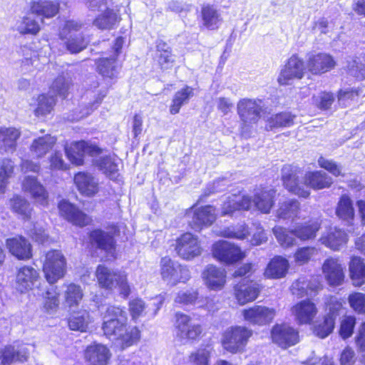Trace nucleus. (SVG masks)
Here are the masks:
<instances>
[{
  "mask_svg": "<svg viewBox=\"0 0 365 365\" xmlns=\"http://www.w3.org/2000/svg\"><path fill=\"white\" fill-rule=\"evenodd\" d=\"M252 207L251 198L248 195H232L226 198L221 207V215L222 216H231L237 210H248Z\"/></svg>",
  "mask_w": 365,
  "mask_h": 365,
  "instance_id": "obj_30",
  "label": "nucleus"
},
{
  "mask_svg": "<svg viewBox=\"0 0 365 365\" xmlns=\"http://www.w3.org/2000/svg\"><path fill=\"white\" fill-rule=\"evenodd\" d=\"M160 274L163 281L171 286H175L179 282L185 283L190 278V273L187 267L166 257L160 260Z\"/></svg>",
  "mask_w": 365,
  "mask_h": 365,
  "instance_id": "obj_7",
  "label": "nucleus"
},
{
  "mask_svg": "<svg viewBox=\"0 0 365 365\" xmlns=\"http://www.w3.org/2000/svg\"><path fill=\"white\" fill-rule=\"evenodd\" d=\"M242 314L247 323L263 326L272 322L276 315V311L273 308L255 305L243 309Z\"/></svg>",
  "mask_w": 365,
  "mask_h": 365,
  "instance_id": "obj_14",
  "label": "nucleus"
},
{
  "mask_svg": "<svg viewBox=\"0 0 365 365\" xmlns=\"http://www.w3.org/2000/svg\"><path fill=\"white\" fill-rule=\"evenodd\" d=\"M155 58L159 66L163 71L171 69L175 63V58L170 46L162 40L156 41Z\"/></svg>",
  "mask_w": 365,
  "mask_h": 365,
  "instance_id": "obj_35",
  "label": "nucleus"
},
{
  "mask_svg": "<svg viewBox=\"0 0 365 365\" xmlns=\"http://www.w3.org/2000/svg\"><path fill=\"white\" fill-rule=\"evenodd\" d=\"M11 210L20 215L24 220H29L31 217L33 209L30 203L24 197L15 195L9 200Z\"/></svg>",
  "mask_w": 365,
  "mask_h": 365,
  "instance_id": "obj_46",
  "label": "nucleus"
},
{
  "mask_svg": "<svg viewBox=\"0 0 365 365\" xmlns=\"http://www.w3.org/2000/svg\"><path fill=\"white\" fill-rule=\"evenodd\" d=\"M201 14L203 25L208 29H216L222 23V19L218 11L213 6H204L202 8Z\"/></svg>",
  "mask_w": 365,
  "mask_h": 365,
  "instance_id": "obj_45",
  "label": "nucleus"
},
{
  "mask_svg": "<svg viewBox=\"0 0 365 365\" xmlns=\"http://www.w3.org/2000/svg\"><path fill=\"white\" fill-rule=\"evenodd\" d=\"M288 268L289 262L286 259L276 257L268 264L264 275L268 278H282L285 276Z\"/></svg>",
  "mask_w": 365,
  "mask_h": 365,
  "instance_id": "obj_42",
  "label": "nucleus"
},
{
  "mask_svg": "<svg viewBox=\"0 0 365 365\" xmlns=\"http://www.w3.org/2000/svg\"><path fill=\"white\" fill-rule=\"evenodd\" d=\"M259 292V287L257 283L245 279H243L234 287L235 297L240 305L255 300Z\"/></svg>",
  "mask_w": 365,
  "mask_h": 365,
  "instance_id": "obj_25",
  "label": "nucleus"
},
{
  "mask_svg": "<svg viewBox=\"0 0 365 365\" xmlns=\"http://www.w3.org/2000/svg\"><path fill=\"white\" fill-rule=\"evenodd\" d=\"M350 277L353 284L360 287L365 283V263L359 257H353L349 263Z\"/></svg>",
  "mask_w": 365,
  "mask_h": 365,
  "instance_id": "obj_43",
  "label": "nucleus"
},
{
  "mask_svg": "<svg viewBox=\"0 0 365 365\" xmlns=\"http://www.w3.org/2000/svg\"><path fill=\"white\" fill-rule=\"evenodd\" d=\"M66 269V259L59 250H50L45 256L43 271L46 280L54 284L63 277Z\"/></svg>",
  "mask_w": 365,
  "mask_h": 365,
  "instance_id": "obj_6",
  "label": "nucleus"
},
{
  "mask_svg": "<svg viewBox=\"0 0 365 365\" xmlns=\"http://www.w3.org/2000/svg\"><path fill=\"white\" fill-rule=\"evenodd\" d=\"M125 325L126 323L119 321H103L102 329L107 337L115 340L125 331Z\"/></svg>",
  "mask_w": 365,
  "mask_h": 365,
  "instance_id": "obj_53",
  "label": "nucleus"
},
{
  "mask_svg": "<svg viewBox=\"0 0 365 365\" xmlns=\"http://www.w3.org/2000/svg\"><path fill=\"white\" fill-rule=\"evenodd\" d=\"M24 192L29 195L34 203L46 206L48 202V193L46 188L35 177L27 176L22 183Z\"/></svg>",
  "mask_w": 365,
  "mask_h": 365,
  "instance_id": "obj_17",
  "label": "nucleus"
},
{
  "mask_svg": "<svg viewBox=\"0 0 365 365\" xmlns=\"http://www.w3.org/2000/svg\"><path fill=\"white\" fill-rule=\"evenodd\" d=\"M295 320L300 324H310L317 313L315 304L310 300H302L291 309Z\"/></svg>",
  "mask_w": 365,
  "mask_h": 365,
  "instance_id": "obj_26",
  "label": "nucleus"
},
{
  "mask_svg": "<svg viewBox=\"0 0 365 365\" xmlns=\"http://www.w3.org/2000/svg\"><path fill=\"white\" fill-rule=\"evenodd\" d=\"M95 18L93 21L94 26L101 30H110L115 28L121 20L118 10L107 7Z\"/></svg>",
  "mask_w": 365,
  "mask_h": 365,
  "instance_id": "obj_29",
  "label": "nucleus"
},
{
  "mask_svg": "<svg viewBox=\"0 0 365 365\" xmlns=\"http://www.w3.org/2000/svg\"><path fill=\"white\" fill-rule=\"evenodd\" d=\"M335 65L333 57L326 53L311 54L307 62L308 71L314 75L326 73L334 68Z\"/></svg>",
  "mask_w": 365,
  "mask_h": 365,
  "instance_id": "obj_21",
  "label": "nucleus"
},
{
  "mask_svg": "<svg viewBox=\"0 0 365 365\" xmlns=\"http://www.w3.org/2000/svg\"><path fill=\"white\" fill-rule=\"evenodd\" d=\"M299 202L295 199H287L279 201L276 210V216L283 220H294L298 217Z\"/></svg>",
  "mask_w": 365,
  "mask_h": 365,
  "instance_id": "obj_40",
  "label": "nucleus"
},
{
  "mask_svg": "<svg viewBox=\"0 0 365 365\" xmlns=\"http://www.w3.org/2000/svg\"><path fill=\"white\" fill-rule=\"evenodd\" d=\"M56 143V138L47 134L34 139L30 146V151L34 156L42 158L52 149Z\"/></svg>",
  "mask_w": 365,
  "mask_h": 365,
  "instance_id": "obj_38",
  "label": "nucleus"
},
{
  "mask_svg": "<svg viewBox=\"0 0 365 365\" xmlns=\"http://www.w3.org/2000/svg\"><path fill=\"white\" fill-rule=\"evenodd\" d=\"M212 254L215 259L227 264L235 263L245 256L238 246L226 240L215 242L212 246Z\"/></svg>",
  "mask_w": 365,
  "mask_h": 365,
  "instance_id": "obj_10",
  "label": "nucleus"
},
{
  "mask_svg": "<svg viewBox=\"0 0 365 365\" xmlns=\"http://www.w3.org/2000/svg\"><path fill=\"white\" fill-rule=\"evenodd\" d=\"M74 184L79 192L86 197L94 196L99 191V182L92 173L78 172L73 178Z\"/></svg>",
  "mask_w": 365,
  "mask_h": 365,
  "instance_id": "obj_20",
  "label": "nucleus"
},
{
  "mask_svg": "<svg viewBox=\"0 0 365 365\" xmlns=\"http://www.w3.org/2000/svg\"><path fill=\"white\" fill-rule=\"evenodd\" d=\"M272 341L279 346L287 349L299 341L298 332L287 324H276L271 331Z\"/></svg>",
  "mask_w": 365,
  "mask_h": 365,
  "instance_id": "obj_16",
  "label": "nucleus"
},
{
  "mask_svg": "<svg viewBox=\"0 0 365 365\" xmlns=\"http://www.w3.org/2000/svg\"><path fill=\"white\" fill-rule=\"evenodd\" d=\"M275 191L272 189L257 188L255 190L253 198H251L252 206L263 213H269L274 205Z\"/></svg>",
  "mask_w": 365,
  "mask_h": 365,
  "instance_id": "obj_31",
  "label": "nucleus"
},
{
  "mask_svg": "<svg viewBox=\"0 0 365 365\" xmlns=\"http://www.w3.org/2000/svg\"><path fill=\"white\" fill-rule=\"evenodd\" d=\"M114 57L102 58L97 61V68L100 74L105 78H113L116 77L117 70Z\"/></svg>",
  "mask_w": 365,
  "mask_h": 365,
  "instance_id": "obj_50",
  "label": "nucleus"
},
{
  "mask_svg": "<svg viewBox=\"0 0 365 365\" xmlns=\"http://www.w3.org/2000/svg\"><path fill=\"white\" fill-rule=\"evenodd\" d=\"M319 229L320 225L317 221L302 224L294 228V235L302 241L312 240Z\"/></svg>",
  "mask_w": 365,
  "mask_h": 365,
  "instance_id": "obj_47",
  "label": "nucleus"
},
{
  "mask_svg": "<svg viewBox=\"0 0 365 365\" xmlns=\"http://www.w3.org/2000/svg\"><path fill=\"white\" fill-rule=\"evenodd\" d=\"M349 302L356 312L365 314V294L355 292L349 295Z\"/></svg>",
  "mask_w": 365,
  "mask_h": 365,
  "instance_id": "obj_63",
  "label": "nucleus"
},
{
  "mask_svg": "<svg viewBox=\"0 0 365 365\" xmlns=\"http://www.w3.org/2000/svg\"><path fill=\"white\" fill-rule=\"evenodd\" d=\"M85 357L91 365H107L110 353L105 345L94 343L86 348Z\"/></svg>",
  "mask_w": 365,
  "mask_h": 365,
  "instance_id": "obj_32",
  "label": "nucleus"
},
{
  "mask_svg": "<svg viewBox=\"0 0 365 365\" xmlns=\"http://www.w3.org/2000/svg\"><path fill=\"white\" fill-rule=\"evenodd\" d=\"M16 29L21 34H36L40 26L30 16H24L20 21L16 22Z\"/></svg>",
  "mask_w": 365,
  "mask_h": 365,
  "instance_id": "obj_54",
  "label": "nucleus"
},
{
  "mask_svg": "<svg viewBox=\"0 0 365 365\" xmlns=\"http://www.w3.org/2000/svg\"><path fill=\"white\" fill-rule=\"evenodd\" d=\"M324 279L330 286L341 285L345 277L344 267L338 258L326 259L322 267Z\"/></svg>",
  "mask_w": 365,
  "mask_h": 365,
  "instance_id": "obj_15",
  "label": "nucleus"
},
{
  "mask_svg": "<svg viewBox=\"0 0 365 365\" xmlns=\"http://www.w3.org/2000/svg\"><path fill=\"white\" fill-rule=\"evenodd\" d=\"M304 61L297 55H292L282 68L277 78L280 85H289L294 79H302L305 73Z\"/></svg>",
  "mask_w": 365,
  "mask_h": 365,
  "instance_id": "obj_13",
  "label": "nucleus"
},
{
  "mask_svg": "<svg viewBox=\"0 0 365 365\" xmlns=\"http://www.w3.org/2000/svg\"><path fill=\"white\" fill-rule=\"evenodd\" d=\"M99 285L105 289H112L118 287L120 294L127 298L130 294V287L124 272H115L107 267L100 264L96 271Z\"/></svg>",
  "mask_w": 365,
  "mask_h": 365,
  "instance_id": "obj_3",
  "label": "nucleus"
},
{
  "mask_svg": "<svg viewBox=\"0 0 365 365\" xmlns=\"http://www.w3.org/2000/svg\"><path fill=\"white\" fill-rule=\"evenodd\" d=\"M14 171V163L9 159H4L0 163V192H4L6 182Z\"/></svg>",
  "mask_w": 365,
  "mask_h": 365,
  "instance_id": "obj_58",
  "label": "nucleus"
},
{
  "mask_svg": "<svg viewBox=\"0 0 365 365\" xmlns=\"http://www.w3.org/2000/svg\"><path fill=\"white\" fill-rule=\"evenodd\" d=\"M335 213L346 225H353L355 212L352 201L349 196L344 195L340 197Z\"/></svg>",
  "mask_w": 365,
  "mask_h": 365,
  "instance_id": "obj_36",
  "label": "nucleus"
},
{
  "mask_svg": "<svg viewBox=\"0 0 365 365\" xmlns=\"http://www.w3.org/2000/svg\"><path fill=\"white\" fill-rule=\"evenodd\" d=\"M217 235L224 237L244 240L250 235V231L247 226L241 225L236 227H226L217 232Z\"/></svg>",
  "mask_w": 365,
  "mask_h": 365,
  "instance_id": "obj_56",
  "label": "nucleus"
},
{
  "mask_svg": "<svg viewBox=\"0 0 365 365\" xmlns=\"http://www.w3.org/2000/svg\"><path fill=\"white\" fill-rule=\"evenodd\" d=\"M58 210L61 215L73 225L83 227L90 222V218L86 214L66 200L58 203Z\"/></svg>",
  "mask_w": 365,
  "mask_h": 365,
  "instance_id": "obj_27",
  "label": "nucleus"
},
{
  "mask_svg": "<svg viewBox=\"0 0 365 365\" xmlns=\"http://www.w3.org/2000/svg\"><path fill=\"white\" fill-rule=\"evenodd\" d=\"M81 26L76 21H67L60 33L61 39L64 41V44L71 53H79L87 46L88 41L80 32Z\"/></svg>",
  "mask_w": 365,
  "mask_h": 365,
  "instance_id": "obj_5",
  "label": "nucleus"
},
{
  "mask_svg": "<svg viewBox=\"0 0 365 365\" xmlns=\"http://www.w3.org/2000/svg\"><path fill=\"white\" fill-rule=\"evenodd\" d=\"M28 354V349L24 345L9 346L0 352V360L3 365H9L13 362L26 360Z\"/></svg>",
  "mask_w": 365,
  "mask_h": 365,
  "instance_id": "obj_34",
  "label": "nucleus"
},
{
  "mask_svg": "<svg viewBox=\"0 0 365 365\" xmlns=\"http://www.w3.org/2000/svg\"><path fill=\"white\" fill-rule=\"evenodd\" d=\"M334 327V319L325 317L323 322L318 324L314 329V334L320 338H325L331 333Z\"/></svg>",
  "mask_w": 365,
  "mask_h": 365,
  "instance_id": "obj_60",
  "label": "nucleus"
},
{
  "mask_svg": "<svg viewBox=\"0 0 365 365\" xmlns=\"http://www.w3.org/2000/svg\"><path fill=\"white\" fill-rule=\"evenodd\" d=\"M215 220V208L211 205H206L194 210L189 224L193 230H200L212 225Z\"/></svg>",
  "mask_w": 365,
  "mask_h": 365,
  "instance_id": "obj_22",
  "label": "nucleus"
},
{
  "mask_svg": "<svg viewBox=\"0 0 365 365\" xmlns=\"http://www.w3.org/2000/svg\"><path fill=\"white\" fill-rule=\"evenodd\" d=\"M6 245L11 254L19 259H29L32 257L31 245L22 236L7 239Z\"/></svg>",
  "mask_w": 365,
  "mask_h": 365,
  "instance_id": "obj_28",
  "label": "nucleus"
},
{
  "mask_svg": "<svg viewBox=\"0 0 365 365\" xmlns=\"http://www.w3.org/2000/svg\"><path fill=\"white\" fill-rule=\"evenodd\" d=\"M263 108V102L260 99L242 98L237 105V114L245 126L257 123Z\"/></svg>",
  "mask_w": 365,
  "mask_h": 365,
  "instance_id": "obj_9",
  "label": "nucleus"
},
{
  "mask_svg": "<svg viewBox=\"0 0 365 365\" xmlns=\"http://www.w3.org/2000/svg\"><path fill=\"white\" fill-rule=\"evenodd\" d=\"M252 334V330L246 327H230L222 334V347L232 354L244 352Z\"/></svg>",
  "mask_w": 365,
  "mask_h": 365,
  "instance_id": "obj_4",
  "label": "nucleus"
},
{
  "mask_svg": "<svg viewBox=\"0 0 365 365\" xmlns=\"http://www.w3.org/2000/svg\"><path fill=\"white\" fill-rule=\"evenodd\" d=\"M140 339V331L136 327L126 328L125 326V331H123L119 337H117V341L120 345L122 349L132 346L136 343Z\"/></svg>",
  "mask_w": 365,
  "mask_h": 365,
  "instance_id": "obj_49",
  "label": "nucleus"
},
{
  "mask_svg": "<svg viewBox=\"0 0 365 365\" xmlns=\"http://www.w3.org/2000/svg\"><path fill=\"white\" fill-rule=\"evenodd\" d=\"M206 287L212 290L220 291L226 283V272L224 269L212 264L206 267L202 274Z\"/></svg>",
  "mask_w": 365,
  "mask_h": 365,
  "instance_id": "obj_23",
  "label": "nucleus"
},
{
  "mask_svg": "<svg viewBox=\"0 0 365 365\" xmlns=\"http://www.w3.org/2000/svg\"><path fill=\"white\" fill-rule=\"evenodd\" d=\"M119 321L121 322H127V314L123 309L110 306L107 308L105 314L103 315V321Z\"/></svg>",
  "mask_w": 365,
  "mask_h": 365,
  "instance_id": "obj_61",
  "label": "nucleus"
},
{
  "mask_svg": "<svg viewBox=\"0 0 365 365\" xmlns=\"http://www.w3.org/2000/svg\"><path fill=\"white\" fill-rule=\"evenodd\" d=\"M175 318V334L180 341L186 342L193 341L202 334V326L195 323L189 315L177 312Z\"/></svg>",
  "mask_w": 365,
  "mask_h": 365,
  "instance_id": "obj_8",
  "label": "nucleus"
},
{
  "mask_svg": "<svg viewBox=\"0 0 365 365\" xmlns=\"http://www.w3.org/2000/svg\"><path fill=\"white\" fill-rule=\"evenodd\" d=\"M273 233L278 242L284 247L292 246L295 244L294 229L292 230H287L282 227H274Z\"/></svg>",
  "mask_w": 365,
  "mask_h": 365,
  "instance_id": "obj_52",
  "label": "nucleus"
},
{
  "mask_svg": "<svg viewBox=\"0 0 365 365\" xmlns=\"http://www.w3.org/2000/svg\"><path fill=\"white\" fill-rule=\"evenodd\" d=\"M106 95V92H104L103 93L99 94L98 98H96L93 102L81 105L79 110L76 112L75 115L73 117L72 120H79L81 118L88 115L101 103Z\"/></svg>",
  "mask_w": 365,
  "mask_h": 365,
  "instance_id": "obj_57",
  "label": "nucleus"
},
{
  "mask_svg": "<svg viewBox=\"0 0 365 365\" xmlns=\"http://www.w3.org/2000/svg\"><path fill=\"white\" fill-rule=\"evenodd\" d=\"M58 296L59 293L56 287L51 286L48 289L44 297V308L47 312H53L56 310L59 304Z\"/></svg>",
  "mask_w": 365,
  "mask_h": 365,
  "instance_id": "obj_59",
  "label": "nucleus"
},
{
  "mask_svg": "<svg viewBox=\"0 0 365 365\" xmlns=\"http://www.w3.org/2000/svg\"><path fill=\"white\" fill-rule=\"evenodd\" d=\"M117 159L111 156H103L95 160V165L110 180H118L119 177Z\"/></svg>",
  "mask_w": 365,
  "mask_h": 365,
  "instance_id": "obj_41",
  "label": "nucleus"
},
{
  "mask_svg": "<svg viewBox=\"0 0 365 365\" xmlns=\"http://www.w3.org/2000/svg\"><path fill=\"white\" fill-rule=\"evenodd\" d=\"M210 351L208 349H200L190 356L192 365H209Z\"/></svg>",
  "mask_w": 365,
  "mask_h": 365,
  "instance_id": "obj_64",
  "label": "nucleus"
},
{
  "mask_svg": "<svg viewBox=\"0 0 365 365\" xmlns=\"http://www.w3.org/2000/svg\"><path fill=\"white\" fill-rule=\"evenodd\" d=\"M91 319L88 312L83 311L71 316L68 320V326L71 330L86 331Z\"/></svg>",
  "mask_w": 365,
  "mask_h": 365,
  "instance_id": "obj_51",
  "label": "nucleus"
},
{
  "mask_svg": "<svg viewBox=\"0 0 365 365\" xmlns=\"http://www.w3.org/2000/svg\"><path fill=\"white\" fill-rule=\"evenodd\" d=\"M347 69L349 73L357 79L365 78V65L360 63L356 58L348 61Z\"/></svg>",
  "mask_w": 365,
  "mask_h": 365,
  "instance_id": "obj_62",
  "label": "nucleus"
},
{
  "mask_svg": "<svg viewBox=\"0 0 365 365\" xmlns=\"http://www.w3.org/2000/svg\"><path fill=\"white\" fill-rule=\"evenodd\" d=\"M83 296L81 287L75 284H68L64 294L66 302L69 307L77 306Z\"/></svg>",
  "mask_w": 365,
  "mask_h": 365,
  "instance_id": "obj_55",
  "label": "nucleus"
},
{
  "mask_svg": "<svg viewBox=\"0 0 365 365\" xmlns=\"http://www.w3.org/2000/svg\"><path fill=\"white\" fill-rule=\"evenodd\" d=\"M295 115L289 112H282L272 115L267 120L266 129L272 130L287 128L294 125Z\"/></svg>",
  "mask_w": 365,
  "mask_h": 365,
  "instance_id": "obj_44",
  "label": "nucleus"
},
{
  "mask_svg": "<svg viewBox=\"0 0 365 365\" xmlns=\"http://www.w3.org/2000/svg\"><path fill=\"white\" fill-rule=\"evenodd\" d=\"M175 250L180 258L186 260L200 256L202 252L198 237L190 232H185L177 238Z\"/></svg>",
  "mask_w": 365,
  "mask_h": 365,
  "instance_id": "obj_12",
  "label": "nucleus"
},
{
  "mask_svg": "<svg viewBox=\"0 0 365 365\" xmlns=\"http://www.w3.org/2000/svg\"><path fill=\"white\" fill-rule=\"evenodd\" d=\"M297 167L291 165H284L282 169V177L284 185L291 192L307 198L310 192L308 187L314 190H321L329 187L332 183V178L326 173L319 170L307 172L303 178V181L299 180Z\"/></svg>",
  "mask_w": 365,
  "mask_h": 365,
  "instance_id": "obj_1",
  "label": "nucleus"
},
{
  "mask_svg": "<svg viewBox=\"0 0 365 365\" xmlns=\"http://www.w3.org/2000/svg\"><path fill=\"white\" fill-rule=\"evenodd\" d=\"M70 81L64 76H58L52 83L48 94H42L38 97L37 107L35 110L36 115H46L51 112L56 100V96H66L70 88Z\"/></svg>",
  "mask_w": 365,
  "mask_h": 365,
  "instance_id": "obj_2",
  "label": "nucleus"
},
{
  "mask_svg": "<svg viewBox=\"0 0 365 365\" xmlns=\"http://www.w3.org/2000/svg\"><path fill=\"white\" fill-rule=\"evenodd\" d=\"M39 274L38 271L31 266L20 267L16 277V289L24 293L32 289L36 285Z\"/></svg>",
  "mask_w": 365,
  "mask_h": 365,
  "instance_id": "obj_24",
  "label": "nucleus"
},
{
  "mask_svg": "<svg viewBox=\"0 0 365 365\" xmlns=\"http://www.w3.org/2000/svg\"><path fill=\"white\" fill-rule=\"evenodd\" d=\"M21 135L15 128H0V153H13L16 148V141Z\"/></svg>",
  "mask_w": 365,
  "mask_h": 365,
  "instance_id": "obj_33",
  "label": "nucleus"
},
{
  "mask_svg": "<svg viewBox=\"0 0 365 365\" xmlns=\"http://www.w3.org/2000/svg\"><path fill=\"white\" fill-rule=\"evenodd\" d=\"M192 96L193 90L189 86H185L175 93L170 107V113L173 115L178 113L182 106L187 103Z\"/></svg>",
  "mask_w": 365,
  "mask_h": 365,
  "instance_id": "obj_48",
  "label": "nucleus"
},
{
  "mask_svg": "<svg viewBox=\"0 0 365 365\" xmlns=\"http://www.w3.org/2000/svg\"><path fill=\"white\" fill-rule=\"evenodd\" d=\"M59 11V4L53 1H44L33 2L31 6V11L33 14L41 18L50 19L55 16Z\"/></svg>",
  "mask_w": 365,
  "mask_h": 365,
  "instance_id": "obj_37",
  "label": "nucleus"
},
{
  "mask_svg": "<svg viewBox=\"0 0 365 365\" xmlns=\"http://www.w3.org/2000/svg\"><path fill=\"white\" fill-rule=\"evenodd\" d=\"M321 287L319 282H309L305 279L300 278L292 283L290 290L293 295L303 297L314 295Z\"/></svg>",
  "mask_w": 365,
  "mask_h": 365,
  "instance_id": "obj_39",
  "label": "nucleus"
},
{
  "mask_svg": "<svg viewBox=\"0 0 365 365\" xmlns=\"http://www.w3.org/2000/svg\"><path fill=\"white\" fill-rule=\"evenodd\" d=\"M65 152L68 159L76 165L83 163L86 155L94 157L100 155L102 150L96 145L84 140L74 141L65 147Z\"/></svg>",
  "mask_w": 365,
  "mask_h": 365,
  "instance_id": "obj_11",
  "label": "nucleus"
},
{
  "mask_svg": "<svg viewBox=\"0 0 365 365\" xmlns=\"http://www.w3.org/2000/svg\"><path fill=\"white\" fill-rule=\"evenodd\" d=\"M116 231L115 228H113V231L111 232L96 230L90 234L91 243L96 245L98 249L105 251L107 253L108 259L115 258V247L113 235Z\"/></svg>",
  "mask_w": 365,
  "mask_h": 365,
  "instance_id": "obj_18",
  "label": "nucleus"
},
{
  "mask_svg": "<svg viewBox=\"0 0 365 365\" xmlns=\"http://www.w3.org/2000/svg\"><path fill=\"white\" fill-rule=\"evenodd\" d=\"M319 242L334 251L341 250L348 242V235L342 229L331 227L324 232Z\"/></svg>",
  "mask_w": 365,
  "mask_h": 365,
  "instance_id": "obj_19",
  "label": "nucleus"
}]
</instances>
